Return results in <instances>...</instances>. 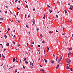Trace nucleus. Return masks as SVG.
<instances>
[{"instance_id": "2", "label": "nucleus", "mask_w": 73, "mask_h": 73, "mask_svg": "<svg viewBox=\"0 0 73 73\" xmlns=\"http://www.w3.org/2000/svg\"><path fill=\"white\" fill-rule=\"evenodd\" d=\"M61 61V58H60L58 59V63H60Z\"/></svg>"}, {"instance_id": "20", "label": "nucleus", "mask_w": 73, "mask_h": 73, "mask_svg": "<svg viewBox=\"0 0 73 73\" xmlns=\"http://www.w3.org/2000/svg\"><path fill=\"white\" fill-rule=\"evenodd\" d=\"M58 67H59V64H58V66H57V67H56V69H57L58 68Z\"/></svg>"}, {"instance_id": "45", "label": "nucleus", "mask_w": 73, "mask_h": 73, "mask_svg": "<svg viewBox=\"0 0 73 73\" xmlns=\"http://www.w3.org/2000/svg\"><path fill=\"white\" fill-rule=\"evenodd\" d=\"M63 55H62V56L60 57V58H61V60L62 59V57Z\"/></svg>"}, {"instance_id": "31", "label": "nucleus", "mask_w": 73, "mask_h": 73, "mask_svg": "<svg viewBox=\"0 0 73 73\" xmlns=\"http://www.w3.org/2000/svg\"><path fill=\"white\" fill-rule=\"evenodd\" d=\"M23 69H25V66L23 65Z\"/></svg>"}, {"instance_id": "12", "label": "nucleus", "mask_w": 73, "mask_h": 73, "mask_svg": "<svg viewBox=\"0 0 73 73\" xmlns=\"http://www.w3.org/2000/svg\"><path fill=\"white\" fill-rule=\"evenodd\" d=\"M15 58H14L13 59V62H15Z\"/></svg>"}, {"instance_id": "52", "label": "nucleus", "mask_w": 73, "mask_h": 73, "mask_svg": "<svg viewBox=\"0 0 73 73\" xmlns=\"http://www.w3.org/2000/svg\"><path fill=\"white\" fill-rule=\"evenodd\" d=\"M13 20H12V21H11V22H13Z\"/></svg>"}, {"instance_id": "64", "label": "nucleus", "mask_w": 73, "mask_h": 73, "mask_svg": "<svg viewBox=\"0 0 73 73\" xmlns=\"http://www.w3.org/2000/svg\"><path fill=\"white\" fill-rule=\"evenodd\" d=\"M34 43H35L33 42V44H34Z\"/></svg>"}, {"instance_id": "14", "label": "nucleus", "mask_w": 73, "mask_h": 73, "mask_svg": "<svg viewBox=\"0 0 73 73\" xmlns=\"http://www.w3.org/2000/svg\"><path fill=\"white\" fill-rule=\"evenodd\" d=\"M49 11L50 13H52V9L49 10Z\"/></svg>"}, {"instance_id": "25", "label": "nucleus", "mask_w": 73, "mask_h": 73, "mask_svg": "<svg viewBox=\"0 0 73 73\" xmlns=\"http://www.w3.org/2000/svg\"><path fill=\"white\" fill-rule=\"evenodd\" d=\"M38 30H39V29H36V31H37L38 32Z\"/></svg>"}, {"instance_id": "46", "label": "nucleus", "mask_w": 73, "mask_h": 73, "mask_svg": "<svg viewBox=\"0 0 73 73\" xmlns=\"http://www.w3.org/2000/svg\"><path fill=\"white\" fill-rule=\"evenodd\" d=\"M65 35V33L62 34V35Z\"/></svg>"}, {"instance_id": "61", "label": "nucleus", "mask_w": 73, "mask_h": 73, "mask_svg": "<svg viewBox=\"0 0 73 73\" xmlns=\"http://www.w3.org/2000/svg\"><path fill=\"white\" fill-rule=\"evenodd\" d=\"M33 21H34V23H35V19H33Z\"/></svg>"}, {"instance_id": "55", "label": "nucleus", "mask_w": 73, "mask_h": 73, "mask_svg": "<svg viewBox=\"0 0 73 73\" xmlns=\"http://www.w3.org/2000/svg\"><path fill=\"white\" fill-rule=\"evenodd\" d=\"M69 9H70L71 10H72V9L71 7Z\"/></svg>"}, {"instance_id": "24", "label": "nucleus", "mask_w": 73, "mask_h": 73, "mask_svg": "<svg viewBox=\"0 0 73 73\" xmlns=\"http://www.w3.org/2000/svg\"><path fill=\"white\" fill-rule=\"evenodd\" d=\"M53 56L54 57H56V56H55V55L54 54H53Z\"/></svg>"}, {"instance_id": "56", "label": "nucleus", "mask_w": 73, "mask_h": 73, "mask_svg": "<svg viewBox=\"0 0 73 73\" xmlns=\"http://www.w3.org/2000/svg\"><path fill=\"white\" fill-rule=\"evenodd\" d=\"M0 12H2V10H0Z\"/></svg>"}, {"instance_id": "5", "label": "nucleus", "mask_w": 73, "mask_h": 73, "mask_svg": "<svg viewBox=\"0 0 73 73\" xmlns=\"http://www.w3.org/2000/svg\"><path fill=\"white\" fill-rule=\"evenodd\" d=\"M4 19V17L0 18V20H3Z\"/></svg>"}, {"instance_id": "17", "label": "nucleus", "mask_w": 73, "mask_h": 73, "mask_svg": "<svg viewBox=\"0 0 73 73\" xmlns=\"http://www.w3.org/2000/svg\"><path fill=\"white\" fill-rule=\"evenodd\" d=\"M69 69H70V70H71V71L73 72V69L72 68H70Z\"/></svg>"}, {"instance_id": "22", "label": "nucleus", "mask_w": 73, "mask_h": 73, "mask_svg": "<svg viewBox=\"0 0 73 73\" xmlns=\"http://www.w3.org/2000/svg\"><path fill=\"white\" fill-rule=\"evenodd\" d=\"M45 14H44V17H43V19H45Z\"/></svg>"}, {"instance_id": "18", "label": "nucleus", "mask_w": 73, "mask_h": 73, "mask_svg": "<svg viewBox=\"0 0 73 73\" xmlns=\"http://www.w3.org/2000/svg\"><path fill=\"white\" fill-rule=\"evenodd\" d=\"M7 46H9V43H7V44H6Z\"/></svg>"}, {"instance_id": "43", "label": "nucleus", "mask_w": 73, "mask_h": 73, "mask_svg": "<svg viewBox=\"0 0 73 73\" xmlns=\"http://www.w3.org/2000/svg\"><path fill=\"white\" fill-rule=\"evenodd\" d=\"M18 23H20V22H21V21H18Z\"/></svg>"}, {"instance_id": "41", "label": "nucleus", "mask_w": 73, "mask_h": 73, "mask_svg": "<svg viewBox=\"0 0 73 73\" xmlns=\"http://www.w3.org/2000/svg\"><path fill=\"white\" fill-rule=\"evenodd\" d=\"M49 33H50L51 34H52V32H51V31H49Z\"/></svg>"}, {"instance_id": "36", "label": "nucleus", "mask_w": 73, "mask_h": 73, "mask_svg": "<svg viewBox=\"0 0 73 73\" xmlns=\"http://www.w3.org/2000/svg\"><path fill=\"white\" fill-rule=\"evenodd\" d=\"M26 6L27 8H28V5H26Z\"/></svg>"}, {"instance_id": "44", "label": "nucleus", "mask_w": 73, "mask_h": 73, "mask_svg": "<svg viewBox=\"0 0 73 73\" xmlns=\"http://www.w3.org/2000/svg\"><path fill=\"white\" fill-rule=\"evenodd\" d=\"M57 40L58 41H59V42H60V40H58V39H57Z\"/></svg>"}, {"instance_id": "63", "label": "nucleus", "mask_w": 73, "mask_h": 73, "mask_svg": "<svg viewBox=\"0 0 73 73\" xmlns=\"http://www.w3.org/2000/svg\"><path fill=\"white\" fill-rule=\"evenodd\" d=\"M26 27H27H27H28V25H26Z\"/></svg>"}, {"instance_id": "1", "label": "nucleus", "mask_w": 73, "mask_h": 73, "mask_svg": "<svg viewBox=\"0 0 73 73\" xmlns=\"http://www.w3.org/2000/svg\"><path fill=\"white\" fill-rule=\"evenodd\" d=\"M71 62V60H70V59H66V62H67V63L70 64Z\"/></svg>"}, {"instance_id": "35", "label": "nucleus", "mask_w": 73, "mask_h": 73, "mask_svg": "<svg viewBox=\"0 0 73 73\" xmlns=\"http://www.w3.org/2000/svg\"><path fill=\"white\" fill-rule=\"evenodd\" d=\"M30 46L31 47H33V45L32 44H31Z\"/></svg>"}, {"instance_id": "10", "label": "nucleus", "mask_w": 73, "mask_h": 73, "mask_svg": "<svg viewBox=\"0 0 73 73\" xmlns=\"http://www.w3.org/2000/svg\"><path fill=\"white\" fill-rule=\"evenodd\" d=\"M4 37H5V39H6V38H7V35H5Z\"/></svg>"}, {"instance_id": "49", "label": "nucleus", "mask_w": 73, "mask_h": 73, "mask_svg": "<svg viewBox=\"0 0 73 73\" xmlns=\"http://www.w3.org/2000/svg\"><path fill=\"white\" fill-rule=\"evenodd\" d=\"M1 54H0V58H1Z\"/></svg>"}, {"instance_id": "23", "label": "nucleus", "mask_w": 73, "mask_h": 73, "mask_svg": "<svg viewBox=\"0 0 73 73\" xmlns=\"http://www.w3.org/2000/svg\"><path fill=\"white\" fill-rule=\"evenodd\" d=\"M57 59H58V56H56V61H57Z\"/></svg>"}, {"instance_id": "38", "label": "nucleus", "mask_w": 73, "mask_h": 73, "mask_svg": "<svg viewBox=\"0 0 73 73\" xmlns=\"http://www.w3.org/2000/svg\"><path fill=\"white\" fill-rule=\"evenodd\" d=\"M11 29L9 28H8V31H9Z\"/></svg>"}, {"instance_id": "60", "label": "nucleus", "mask_w": 73, "mask_h": 73, "mask_svg": "<svg viewBox=\"0 0 73 73\" xmlns=\"http://www.w3.org/2000/svg\"><path fill=\"white\" fill-rule=\"evenodd\" d=\"M2 57H3V58H5V56H3Z\"/></svg>"}, {"instance_id": "29", "label": "nucleus", "mask_w": 73, "mask_h": 73, "mask_svg": "<svg viewBox=\"0 0 73 73\" xmlns=\"http://www.w3.org/2000/svg\"><path fill=\"white\" fill-rule=\"evenodd\" d=\"M17 9H18L19 10H20V9H19V7H17Z\"/></svg>"}, {"instance_id": "27", "label": "nucleus", "mask_w": 73, "mask_h": 73, "mask_svg": "<svg viewBox=\"0 0 73 73\" xmlns=\"http://www.w3.org/2000/svg\"><path fill=\"white\" fill-rule=\"evenodd\" d=\"M13 43V44H15V42L14 41H13L12 42Z\"/></svg>"}, {"instance_id": "54", "label": "nucleus", "mask_w": 73, "mask_h": 73, "mask_svg": "<svg viewBox=\"0 0 73 73\" xmlns=\"http://www.w3.org/2000/svg\"><path fill=\"white\" fill-rule=\"evenodd\" d=\"M38 47H40V45H38Z\"/></svg>"}, {"instance_id": "33", "label": "nucleus", "mask_w": 73, "mask_h": 73, "mask_svg": "<svg viewBox=\"0 0 73 73\" xmlns=\"http://www.w3.org/2000/svg\"><path fill=\"white\" fill-rule=\"evenodd\" d=\"M37 50L38 51V52H39V54H40V51H39V50H38V49H37Z\"/></svg>"}, {"instance_id": "9", "label": "nucleus", "mask_w": 73, "mask_h": 73, "mask_svg": "<svg viewBox=\"0 0 73 73\" xmlns=\"http://www.w3.org/2000/svg\"><path fill=\"white\" fill-rule=\"evenodd\" d=\"M44 60L45 62H46V63L47 62V60H46V59H44Z\"/></svg>"}, {"instance_id": "48", "label": "nucleus", "mask_w": 73, "mask_h": 73, "mask_svg": "<svg viewBox=\"0 0 73 73\" xmlns=\"http://www.w3.org/2000/svg\"><path fill=\"white\" fill-rule=\"evenodd\" d=\"M72 21V20H69L70 22H71V21Z\"/></svg>"}, {"instance_id": "13", "label": "nucleus", "mask_w": 73, "mask_h": 73, "mask_svg": "<svg viewBox=\"0 0 73 73\" xmlns=\"http://www.w3.org/2000/svg\"><path fill=\"white\" fill-rule=\"evenodd\" d=\"M47 52H48V51H49V47H48V46H47Z\"/></svg>"}, {"instance_id": "28", "label": "nucleus", "mask_w": 73, "mask_h": 73, "mask_svg": "<svg viewBox=\"0 0 73 73\" xmlns=\"http://www.w3.org/2000/svg\"><path fill=\"white\" fill-rule=\"evenodd\" d=\"M13 67H11L10 68H9L8 69H9H9H11V68H13Z\"/></svg>"}, {"instance_id": "51", "label": "nucleus", "mask_w": 73, "mask_h": 73, "mask_svg": "<svg viewBox=\"0 0 73 73\" xmlns=\"http://www.w3.org/2000/svg\"><path fill=\"white\" fill-rule=\"evenodd\" d=\"M15 17V18H16V19H17V18H16V15H14Z\"/></svg>"}, {"instance_id": "21", "label": "nucleus", "mask_w": 73, "mask_h": 73, "mask_svg": "<svg viewBox=\"0 0 73 73\" xmlns=\"http://www.w3.org/2000/svg\"><path fill=\"white\" fill-rule=\"evenodd\" d=\"M64 12H65V13H67V11H66V10H64Z\"/></svg>"}, {"instance_id": "62", "label": "nucleus", "mask_w": 73, "mask_h": 73, "mask_svg": "<svg viewBox=\"0 0 73 73\" xmlns=\"http://www.w3.org/2000/svg\"><path fill=\"white\" fill-rule=\"evenodd\" d=\"M5 7L6 8H8V6H6Z\"/></svg>"}, {"instance_id": "6", "label": "nucleus", "mask_w": 73, "mask_h": 73, "mask_svg": "<svg viewBox=\"0 0 73 73\" xmlns=\"http://www.w3.org/2000/svg\"><path fill=\"white\" fill-rule=\"evenodd\" d=\"M50 62H51V63H52V64H54V61H50Z\"/></svg>"}, {"instance_id": "4", "label": "nucleus", "mask_w": 73, "mask_h": 73, "mask_svg": "<svg viewBox=\"0 0 73 73\" xmlns=\"http://www.w3.org/2000/svg\"><path fill=\"white\" fill-rule=\"evenodd\" d=\"M68 50H72V49H73V48H72V47H70V48H68Z\"/></svg>"}, {"instance_id": "8", "label": "nucleus", "mask_w": 73, "mask_h": 73, "mask_svg": "<svg viewBox=\"0 0 73 73\" xmlns=\"http://www.w3.org/2000/svg\"><path fill=\"white\" fill-rule=\"evenodd\" d=\"M23 61H26V58L25 57L23 58Z\"/></svg>"}, {"instance_id": "40", "label": "nucleus", "mask_w": 73, "mask_h": 73, "mask_svg": "<svg viewBox=\"0 0 73 73\" xmlns=\"http://www.w3.org/2000/svg\"><path fill=\"white\" fill-rule=\"evenodd\" d=\"M47 6L48 8H50V6H49V5H48Z\"/></svg>"}, {"instance_id": "50", "label": "nucleus", "mask_w": 73, "mask_h": 73, "mask_svg": "<svg viewBox=\"0 0 73 73\" xmlns=\"http://www.w3.org/2000/svg\"><path fill=\"white\" fill-rule=\"evenodd\" d=\"M33 25L34 24V22H33Z\"/></svg>"}, {"instance_id": "19", "label": "nucleus", "mask_w": 73, "mask_h": 73, "mask_svg": "<svg viewBox=\"0 0 73 73\" xmlns=\"http://www.w3.org/2000/svg\"><path fill=\"white\" fill-rule=\"evenodd\" d=\"M40 36L41 37V38H42V37H43L42 35L41 34L40 35Z\"/></svg>"}, {"instance_id": "47", "label": "nucleus", "mask_w": 73, "mask_h": 73, "mask_svg": "<svg viewBox=\"0 0 73 73\" xmlns=\"http://www.w3.org/2000/svg\"><path fill=\"white\" fill-rule=\"evenodd\" d=\"M16 62H18V61H17V59H16Z\"/></svg>"}, {"instance_id": "32", "label": "nucleus", "mask_w": 73, "mask_h": 73, "mask_svg": "<svg viewBox=\"0 0 73 73\" xmlns=\"http://www.w3.org/2000/svg\"><path fill=\"white\" fill-rule=\"evenodd\" d=\"M5 50H6V49H5V48H4L3 52H5Z\"/></svg>"}, {"instance_id": "7", "label": "nucleus", "mask_w": 73, "mask_h": 73, "mask_svg": "<svg viewBox=\"0 0 73 73\" xmlns=\"http://www.w3.org/2000/svg\"><path fill=\"white\" fill-rule=\"evenodd\" d=\"M66 69H70V68H69V66H67L66 67Z\"/></svg>"}, {"instance_id": "15", "label": "nucleus", "mask_w": 73, "mask_h": 73, "mask_svg": "<svg viewBox=\"0 0 73 73\" xmlns=\"http://www.w3.org/2000/svg\"><path fill=\"white\" fill-rule=\"evenodd\" d=\"M70 54H71V52H70L68 53V55H69L70 56Z\"/></svg>"}, {"instance_id": "26", "label": "nucleus", "mask_w": 73, "mask_h": 73, "mask_svg": "<svg viewBox=\"0 0 73 73\" xmlns=\"http://www.w3.org/2000/svg\"><path fill=\"white\" fill-rule=\"evenodd\" d=\"M25 63H26V64H28V61H26H26H25Z\"/></svg>"}, {"instance_id": "58", "label": "nucleus", "mask_w": 73, "mask_h": 73, "mask_svg": "<svg viewBox=\"0 0 73 73\" xmlns=\"http://www.w3.org/2000/svg\"><path fill=\"white\" fill-rule=\"evenodd\" d=\"M7 13V11H6L5 12V13Z\"/></svg>"}, {"instance_id": "30", "label": "nucleus", "mask_w": 73, "mask_h": 73, "mask_svg": "<svg viewBox=\"0 0 73 73\" xmlns=\"http://www.w3.org/2000/svg\"><path fill=\"white\" fill-rule=\"evenodd\" d=\"M42 43H45V41L44 40H43L42 42Z\"/></svg>"}, {"instance_id": "11", "label": "nucleus", "mask_w": 73, "mask_h": 73, "mask_svg": "<svg viewBox=\"0 0 73 73\" xmlns=\"http://www.w3.org/2000/svg\"><path fill=\"white\" fill-rule=\"evenodd\" d=\"M40 70L42 72H44V70H43V69Z\"/></svg>"}, {"instance_id": "57", "label": "nucleus", "mask_w": 73, "mask_h": 73, "mask_svg": "<svg viewBox=\"0 0 73 73\" xmlns=\"http://www.w3.org/2000/svg\"><path fill=\"white\" fill-rule=\"evenodd\" d=\"M19 12H18L17 13V15H18V14H19Z\"/></svg>"}, {"instance_id": "37", "label": "nucleus", "mask_w": 73, "mask_h": 73, "mask_svg": "<svg viewBox=\"0 0 73 73\" xmlns=\"http://www.w3.org/2000/svg\"><path fill=\"white\" fill-rule=\"evenodd\" d=\"M26 17H27V14H25V18H26Z\"/></svg>"}, {"instance_id": "16", "label": "nucleus", "mask_w": 73, "mask_h": 73, "mask_svg": "<svg viewBox=\"0 0 73 73\" xmlns=\"http://www.w3.org/2000/svg\"><path fill=\"white\" fill-rule=\"evenodd\" d=\"M15 73H16V72H17V69H16L15 71Z\"/></svg>"}, {"instance_id": "34", "label": "nucleus", "mask_w": 73, "mask_h": 73, "mask_svg": "<svg viewBox=\"0 0 73 73\" xmlns=\"http://www.w3.org/2000/svg\"><path fill=\"white\" fill-rule=\"evenodd\" d=\"M20 45V44H18V45H17V47H19V46Z\"/></svg>"}, {"instance_id": "39", "label": "nucleus", "mask_w": 73, "mask_h": 73, "mask_svg": "<svg viewBox=\"0 0 73 73\" xmlns=\"http://www.w3.org/2000/svg\"><path fill=\"white\" fill-rule=\"evenodd\" d=\"M32 63L31 62L30 63V65H32Z\"/></svg>"}, {"instance_id": "3", "label": "nucleus", "mask_w": 73, "mask_h": 73, "mask_svg": "<svg viewBox=\"0 0 73 73\" xmlns=\"http://www.w3.org/2000/svg\"><path fill=\"white\" fill-rule=\"evenodd\" d=\"M31 65H32V66H30V67L32 68H34L33 66L34 65H33V63H32Z\"/></svg>"}, {"instance_id": "53", "label": "nucleus", "mask_w": 73, "mask_h": 73, "mask_svg": "<svg viewBox=\"0 0 73 73\" xmlns=\"http://www.w3.org/2000/svg\"><path fill=\"white\" fill-rule=\"evenodd\" d=\"M28 33H29V34H30V33H31V32H28Z\"/></svg>"}, {"instance_id": "59", "label": "nucleus", "mask_w": 73, "mask_h": 73, "mask_svg": "<svg viewBox=\"0 0 73 73\" xmlns=\"http://www.w3.org/2000/svg\"><path fill=\"white\" fill-rule=\"evenodd\" d=\"M18 2H19V3H20V1H18Z\"/></svg>"}, {"instance_id": "42", "label": "nucleus", "mask_w": 73, "mask_h": 73, "mask_svg": "<svg viewBox=\"0 0 73 73\" xmlns=\"http://www.w3.org/2000/svg\"><path fill=\"white\" fill-rule=\"evenodd\" d=\"M56 16L57 19H58V15H56Z\"/></svg>"}]
</instances>
